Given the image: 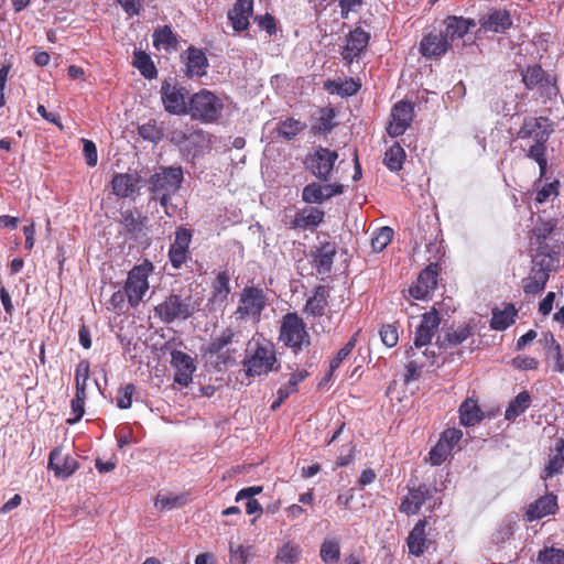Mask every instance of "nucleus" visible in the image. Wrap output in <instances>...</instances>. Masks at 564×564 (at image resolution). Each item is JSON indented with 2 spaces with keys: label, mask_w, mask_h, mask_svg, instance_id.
I'll list each match as a JSON object with an SVG mask.
<instances>
[{
  "label": "nucleus",
  "mask_w": 564,
  "mask_h": 564,
  "mask_svg": "<svg viewBox=\"0 0 564 564\" xmlns=\"http://www.w3.org/2000/svg\"><path fill=\"white\" fill-rule=\"evenodd\" d=\"M552 132V123L543 117L525 119L518 131L519 139H532L534 142L529 149L528 156L538 163L541 177L546 173L547 169L545 143Z\"/></svg>",
  "instance_id": "f257e3e1"
},
{
  "label": "nucleus",
  "mask_w": 564,
  "mask_h": 564,
  "mask_svg": "<svg viewBox=\"0 0 564 564\" xmlns=\"http://www.w3.org/2000/svg\"><path fill=\"white\" fill-rule=\"evenodd\" d=\"M242 366L246 376L249 378L278 371L280 364L276 359L274 346L269 341L249 343Z\"/></svg>",
  "instance_id": "f03ea898"
},
{
  "label": "nucleus",
  "mask_w": 564,
  "mask_h": 564,
  "mask_svg": "<svg viewBox=\"0 0 564 564\" xmlns=\"http://www.w3.org/2000/svg\"><path fill=\"white\" fill-rule=\"evenodd\" d=\"M560 264L557 254L535 253L532 257V268L527 278L522 279L521 286L527 295L541 293L549 281L550 273Z\"/></svg>",
  "instance_id": "7ed1b4c3"
},
{
  "label": "nucleus",
  "mask_w": 564,
  "mask_h": 564,
  "mask_svg": "<svg viewBox=\"0 0 564 564\" xmlns=\"http://www.w3.org/2000/svg\"><path fill=\"white\" fill-rule=\"evenodd\" d=\"M199 299L171 294L154 307V313L162 322L170 324L176 319L185 321L189 318L199 310Z\"/></svg>",
  "instance_id": "20e7f679"
},
{
  "label": "nucleus",
  "mask_w": 564,
  "mask_h": 564,
  "mask_svg": "<svg viewBox=\"0 0 564 564\" xmlns=\"http://www.w3.org/2000/svg\"><path fill=\"white\" fill-rule=\"evenodd\" d=\"M183 180L184 175L181 166L162 167L151 175L149 189L154 199H159L161 205H165L171 196L181 188Z\"/></svg>",
  "instance_id": "39448f33"
},
{
  "label": "nucleus",
  "mask_w": 564,
  "mask_h": 564,
  "mask_svg": "<svg viewBox=\"0 0 564 564\" xmlns=\"http://www.w3.org/2000/svg\"><path fill=\"white\" fill-rule=\"evenodd\" d=\"M224 109L223 100L207 89H200L188 101L187 113L194 119L205 123L216 122Z\"/></svg>",
  "instance_id": "423d86ee"
},
{
  "label": "nucleus",
  "mask_w": 564,
  "mask_h": 564,
  "mask_svg": "<svg viewBox=\"0 0 564 564\" xmlns=\"http://www.w3.org/2000/svg\"><path fill=\"white\" fill-rule=\"evenodd\" d=\"M267 306V296L262 289L247 286L240 293L239 304L235 311L237 319L259 323L261 313Z\"/></svg>",
  "instance_id": "0eeeda50"
},
{
  "label": "nucleus",
  "mask_w": 564,
  "mask_h": 564,
  "mask_svg": "<svg viewBox=\"0 0 564 564\" xmlns=\"http://www.w3.org/2000/svg\"><path fill=\"white\" fill-rule=\"evenodd\" d=\"M338 160V153L324 147L315 148L305 156V169L322 182H327L332 177L334 166Z\"/></svg>",
  "instance_id": "6e6552de"
},
{
  "label": "nucleus",
  "mask_w": 564,
  "mask_h": 564,
  "mask_svg": "<svg viewBox=\"0 0 564 564\" xmlns=\"http://www.w3.org/2000/svg\"><path fill=\"white\" fill-rule=\"evenodd\" d=\"M279 339L294 351L310 345V336L303 321L295 314L289 313L283 317Z\"/></svg>",
  "instance_id": "1a4fd4ad"
},
{
  "label": "nucleus",
  "mask_w": 564,
  "mask_h": 564,
  "mask_svg": "<svg viewBox=\"0 0 564 564\" xmlns=\"http://www.w3.org/2000/svg\"><path fill=\"white\" fill-rule=\"evenodd\" d=\"M151 268V264L150 268L147 265H137L128 274L124 290L128 302L132 307L139 305L145 292L149 290L148 276Z\"/></svg>",
  "instance_id": "9d476101"
},
{
  "label": "nucleus",
  "mask_w": 564,
  "mask_h": 564,
  "mask_svg": "<svg viewBox=\"0 0 564 564\" xmlns=\"http://www.w3.org/2000/svg\"><path fill=\"white\" fill-rule=\"evenodd\" d=\"M436 492V487L427 484L408 486V494L401 499L399 511L406 516L419 513L422 506L431 500Z\"/></svg>",
  "instance_id": "9b49d317"
},
{
  "label": "nucleus",
  "mask_w": 564,
  "mask_h": 564,
  "mask_svg": "<svg viewBox=\"0 0 564 564\" xmlns=\"http://www.w3.org/2000/svg\"><path fill=\"white\" fill-rule=\"evenodd\" d=\"M161 99L164 109L173 115H185L188 111V104L185 101L186 90L169 80L161 86Z\"/></svg>",
  "instance_id": "f8f14e48"
},
{
  "label": "nucleus",
  "mask_w": 564,
  "mask_h": 564,
  "mask_svg": "<svg viewBox=\"0 0 564 564\" xmlns=\"http://www.w3.org/2000/svg\"><path fill=\"white\" fill-rule=\"evenodd\" d=\"M414 116L413 105L409 101L397 102L390 115L387 131L391 137L402 135L410 127Z\"/></svg>",
  "instance_id": "ddd939ff"
},
{
  "label": "nucleus",
  "mask_w": 564,
  "mask_h": 564,
  "mask_svg": "<svg viewBox=\"0 0 564 564\" xmlns=\"http://www.w3.org/2000/svg\"><path fill=\"white\" fill-rule=\"evenodd\" d=\"M437 283L438 267L432 263L419 274L416 283L409 289V293L415 300H426L435 291Z\"/></svg>",
  "instance_id": "4468645a"
},
{
  "label": "nucleus",
  "mask_w": 564,
  "mask_h": 564,
  "mask_svg": "<svg viewBox=\"0 0 564 564\" xmlns=\"http://www.w3.org/2000/svg\"><path fill=\"white\" fill-rule=\"evenodd\" d=\"M192 236L189 229L184 227L176 229L175 239L169 250V259L174 269H180L189 258Z\"/></svg>",
  "instance_id": "2eb2a0df"
},
{
  "label": "nucleus",
  "mask_w": 564,
  "mask_h": 564,
  "mask_svg": "<svg viewBox=\"0 0 564 564\" xmlns=\"http://www.w3.org/2000/svg\"><path fill=\"white\" fill-rule=\"evenodd\" d=\"M441 324V317L436 310L423 314L421 324L416 328L413 348L415 350L427 346Z\"/></svg>",
  "instance_id": "dca6fc26"
},
{
  "label": "nucleus",
  "mask_w": 564,
  "mask_h": 564,
  "mask_svg": "<svg viewBox=\"0 0 564 564\" xmlns=\"http://www.w3.org/2000/svg\"><path fill=\"white\" fill-rule=\"evenodd\" d=\"M171 365L175 369L174 381L180 386L187 387L192 382L193 373L196 370L194 359L181 350H173L171 352Z\"/></svg>",
  "instance_id": "f3484780"
},
{
  "label": "nucleus",
  "mask_w": 564,
  "mask_h": 564,
  "mask_svg": "<svg viewBox=\"0 0 564 564\" xmlns=\"http://www.w3.org/2000/svg\"><path fill=\"white\" fill-rule=\"evenodd\" d=\"M557 226L556 219H550L541 223L533 229V235L535 237V242L538 245L535 253H545V254H557L560 257V251L562 246L556 245L553 248L550 247L549 240L554 229Z\"/></svg>",
  "instance_id": "a211bd4d"
},
{
  "label": "nucleus",
  "mask_w": 564,
  "mask_h": 564,
  "mask_svg": "<svg viewBox=\"0 0 564 564\" xmlns=\"http://www.w3.org/2000/svg\"><path fill=\"white\" fill-rule=\"evenodd\" d=\"M253 14V0H237L228 12V19L236 32L246 31L249 28V19Z\"/></svg>",
  "instance_id": "6ab92c4d"
},
{
  "label": "nucleus",
  "mask_w": 564,
  "mask_h": 564,
  "mask_svg": "<svg viewBox=\"0 0 564 564\" xmlns=\"http://www.w3.org/2000/svg\"><path fill=\"white\" fill-rule=\"evenodd\" d=\"M369 34L360 28L352 30L347 36L346 45L341 52L343 58L351 63L359 57L360 53L367 47Z\"/></svg>",
  "instance_id": "aec40b11"
},
{
  "label": "nucleus",
  "mask_w": 564,
  "mask_h": 564,
  "mask_svg": "<svg viewBox=\"0 0 564 564\" xmlns=\"http://www.w3.org/2000/svg\"><path fill=\"white\" fill-rule=\"evenodd\" d=\"M479 31L505 33L511 25L512 20L507 10H494L492 12L484 15L480 20Z\"/></svg>",
  "instance_id": "412c9836"
},
{
  "label": "nucleus",
  "mask_w": 564,
  "mask_h": 564,
  "mask_svg": "<svg viewBox=\"0 0 564 564\" xmlns=\"http://www.w3.org/2000/svg\"><path fill=\"white\" fill-rule=\"evenodd\" d=\"M451 47V43L443 33H429L420 44V51L423 56L432 58L445 54Z\"/></svg>",
  "instance_id": "4be33fe9"
},
{
  "label": "nucleus",
  "mask_w": 564,
  "mask_h": 564,
  "mask_svg": "<svg viewBox=\"0 0 564 564\" xmlns=\"http://www.w3.org/2000/svg\"><path fill=\"white\" fill-rule=\"evenodd\" d=\"M445 33L448 42L463 39L471 28L476 26L474 19H467L464 17L448 15L444 20Z\"/></svg>",
  "instance_id": "5701e85b"
},
{
  "label": "nucleus",
  "mask_w": 564,
  "mask_h": 564,
  "mask_svg": "<svg viewBox=\"0 0 564 564\" xmlns=\"http://www.w3.org/2000/svg\"><path fill=\"white\" fill-rule=\"evenodd\" d=\"M329 290L325 285L315 288L314 294L306 301L304 312L308 317L321 318L326 314Z\"/></svg>",
  "instance_id": "b1692460"
},
{
  "label": "nucleus",
  "mask_w": 564,
  "mask_h": 564,
  "mask_svg": "<svg viewBox=\"0 0 564 564\" xmlns=\"http://www.w3.org/2000/svg\"><path fill=\"white\" fill-rule=\"evenodd\" d=\"M59 456L61 453L56 448L50 453L48 468L54 471L55 477L66 479L79 468V464L77 459L70 455L65 456L62 463H57Z\"/></svg>",
  "instance_id": "393cba45"
},
{
  "label": "nucleus",
  "mask_w": 564,
  "mask_h": 564,
  "mask_svg": "<svg viewBox=\"0 0 564 564\" xmlns=\"http://www.w3.org/2000/svg\"><path fill=\"white\" fill-rule=\"evenodd\" d=\"M474 333L473 322L464 323L457 327H451L446 330L444 338L437 339L440 348L446 349L447 347L458 346L468 339Z\"/></svg>",
  "instance_id": "a878e982"
},
{
  "label": "nucleus",
  "mask_w": 564,
  "mask_h": 564,
  "mask_svg": "<svg viewBox=\"0 0 564 564\" xmlns=\"http://www.w3.org/2000/svg\"><path fill=\"white\" fill-rule=\"evenodd\" d=\"M186 55V75L188 77H202L206 74L208 61L205 53L196 47H188L185 52Z\"/></svg>",
  "instance_id": "bb28decb"
},
{
  "label": "nucleus",
  "mask_w": 564,
  "mask_h": 564,
  "mask_svg": "<svg viewBox=\"0 0 564 564\" xmlns=\"http://www.w3.org/2000/svg\"><path fill=\"white\" fill-rule=\"evenodd\" d=\"M335 254L336 246L333 242H324L313 252V264L319 274L330 271Z\"/></svg>",
  "instance_id": "cd10ccee"
},
{
  "label": "nucleus",
  "mask_w": 564,
  "mask_h": 564,
  "mask_svg": "<svg viewBox=\"0 0 564 564\" xmlns=\"http://www.w3.org/2000/svg\"><path fill=\"white\" fill-rule=\"evenodd\" d=\"M556 508V497L553 495H546L529 506L527 517L530 521L541 519L554 513Z\"/></svg>",
  "instance_id": "c85d7f7f"
},
{
  "label": "nucleus",
  "mask_w": 564,
  "mask_h": 564,
  "mask_svg": "<svg viewBox=\"0 0 564 564\" xmlns=\"http://www.w3.org/2000/svg\"><path fill=\"white\" fill-rule=\"evenodd\" d=\"M484 417L476 400L468 398L459 406V420L464 426H475Z\"/></svg>",
  "instance_id": "c756f323"
},
{
  "label": "nucleus",
  "mask_w": 564,
  "mask_h": 564,
  "mask_svg": "<svg viewBox=\"0 0 564 564\" xmlns=\"http://www.w3.org/2000/svg\"><path fill=\"white\" fill-rule=\"evenodd\" d=\"M426 524V519L419 520L408 536L409 552L415 556H420L424 553Z\"/></svg>",
  "instance_id": "7c9ffc66"
},
{
  "label": "nucleus",
  "mask_w": 564,
  "mask_h": 564,
  "mask_svg": "<svg viewBox=\"0 0 564 564\" xmlns=\"http://www.w3.org/2000/svg\"><path fill=\"white\" fill-rule=\"evenodd\" d=\"M139 178L133 174H116L112 178V192L118 197H129L137 188Z\"/></svg>",
  "instance_id": "2f4dec72"
},
{
  "label": "nucleus",
  "mask_w": 564,
  "mask_h": 564,
  "mask_svg": "<svg viewBox=\"0 0 564 564\" xmlns=\"http://www.w3.org/2000/svg\"><path fill=\"white\" fill-rule=\"evenodd\" d=\"M564 467V440L557 441L554 452L551 454L547 465L545 466L541 477L547 479L557 475Z\"/></svg>",
  "instance_id": "473e14b6"
},
{
  "label": "nucleus",
  "mask_w": 564,
  "mask_h": 564,
  "mask_svg": "<svg viewBox=\"0 0 564 564\" xmlns=\"http://www.w3.org/2000/svg\"><path fill=\"white\" fill-rule=\"evenodd\" d=\"M517 315V310L512 304H508L503 310L494 308L492 316L490 321V327L495 330H505L511 324L514 323V317Z\"/></svg>",
  "instance_id": "72a5a7b5"
},
{
  "label": "nucleus",
  "mask_w": 564,
  "mask_h": 564,
  "mask_svg": "<svg viewBox=\"0 0 564 564\" xmlns=\"http://www.w3.org/2000/svg\"><path fill=\"white\" fill-rule=\"evenodd\" d=\"M230 274L228 271H221L217 274L213 282V295L210 301L213 303L223 304L230 293Z\"/></svg>",
  "instance_id": "f704fd0d"
},
{
  "label": "nucleus",
  "mask_w": 564,
  "mask_h": 564,
  "mask_svg": "<svg viewBox=\"0 0 564 564\" xmlns=\"http://www.w3.org/2000/svg\"><path fill=\"white\" fill-rule=\"evenodd\" d=\"M531 405V395L524 390L521 391L514 399H512L506 409L505 419L514 421L518 416L525 412Z\"/></svg>",
  "instance_id": "c9c22d12"
},
{
  "label": "nucleus",
  "mask_w": 564,
  "mask_h": 564,
  "mask_svg": "<svg viewBox=\"0 0 564 564\" xmlns=\"http://www.w3.org/2000/svg\"><path fill=\"white\" fill-rule=\"evenodd\" d=\"M521 76L525 88L529 90L542 85L543 82L546 84L551 83L549 76L545 75V72L540 65L528 66L521 72Z\"/></svg>",
  "instance_id": "e433bc0d"
},
{
  "label": "nucleus",
  "mask_w": 564,
  "mask_h": 564,
  "mask_svg": "<svg viewBox=\"0 0 564 564\" xmlns=\"http://www.w3.org/2000/svg\"><path fill=\"white\" fill-rule=\"evenodd\" d=\"M406 358L409 359L405 366V382H410L416 380L420 377V371L422 368L426 367V361H424L415 348L410 347L406 350Z\"/></svg>",
  "instance_id": "4c0bfd02"
},
{
  "label": "nucleus",
  "mask_w": 564,
  "mask_h": 564,
  "mask_svg": "<svg viewBox=\"0 0 564 564\" xmlns=\"http://www.w3.org/2000/svg\"><path fill=\"white\" fill-rule=\"evenodd\" d=\"M187 500V495L185 494H160L154 505L161 511H169L185 506Z\"/></svg>",
  "instance_id": "58836bf2"
},
{
  "label": "nucleus",
  "mask_w": 564,
  "mask_h": 564,
  "mask_svg": "<svg viewBox=\"0 0 564 564\" xmlns=\"http://www.w3.org/2000/svg\"><path fill=\"white\" fill-rule=\"evenodd\" d=\"M404 149L395 142L384 153V164L391 172H398L402 169L405 160Z\"/></svg>",
  "instance_id": "ea45409f"
},
{
  "label": "nucleus",
  "mask_w": 564,
  "mask_h": 564,
  "mask_svg": "<svg viewBox=\"0 0 564 564\" xmlns=\"http://www.w3.org/2000/svg\"><path fill=\"white\" fill-rule=\"evenodd\" d=\"M132 64L148 79L155 78L158 75V69L151 57L143 51H135L133 53Z\"/></svg>",
  "instance_id": "a19ab883"
},
{
  "label": "nucleus",
  "mask_w": 564,
  "mask_h": 564,
  "mask_svg": "<svg viewBox=\"0 0 564 564\" xmlns=\"http://www.w3.org/2000/svg\"><path fill=\"white\" fill-rule=\"evenodd\" d=\"M236 333L232 328H225L219 335L213 337L206 348L210 355L219 354L224 348L234 341Z\"/></svg>",
  "instance_id": "79ce46f5"
},
{
  "label": "nucleus",
  "mask_w": 564,
  "mask_h": 564,
  "mask_svg": "<svg viewBox=\"0 0 564 564\" xmlns=\"http://www.w3.org/2000/svg\"><path fill=\"white\" fill-rule=\"evenodd\" d=\"M176 43V37L172 30L166 25L155 30L153 33V44L158 50L164 48L167 51L170 48H175Z\"/></svg>",
  "instance_id": "37998d69"
},
{
  "label": "nucleus",
  "mask_w": 564,
  "mask_h": 564,
  "mask_svg": "<svg viewBox=\"0 0 564 564\" xmlns=\"http://www.w3.org/2000/svg\"><path fill=\"white\" fill-rule=\"evenodd\" d=\"M321 558L326 564H334L340 557V546L336 539H325L321 545Z\"/></svg>",
  "instance_id": "c03bdc74"
},
{
  "label": "nucleus",
  "mask_w": 564,
  "mask_h": 564,
  "mask_svg": "<svg viewBox=\"0 0 564 564\" xmlns=\"http://www.w3.org/2000/svg\"><path fill=\"white\" fill-rule=\"evenodd\" d=\"M325 87L330 94H337L341 97L352 96L359 89V85L351 78L343 82H328Z\"/></svg>",
  "instance_id": "a18cd8bd"
},
{
  "label": "nucleus",
  "mask_w": 564,
  "mask_h": 564,
  "mask_svg": "<svg viewBox=\"0 0 564 564\" xmlns=\"http://www.w3.org/2000/svg\"><path fill=\"white\" fill-rule=\"evenodd\" d=\"M305 128L306 124L304 122L293 118H288L286 120L279 123L278 133L285 140H292Z\"/></svg>",
  "instance_id": "49530a36"
},
{
  "label": "nucleus",
  "mask_w": 564,
  "mask_h": 564,
  "mask_svg": "<svg viewBox=\"0 0 564 564\" xmlns=\"http://www.w3.org/2000/svg\"><path fill=\"white\" fill-rule=\"evenodd\" d=\"M121 217L122 225L128 232L134 235L142 230L143 221L138 210L127 209L121 213Z\"/></svg>",
  "instance_id": "de8ad7c7"
},
{
  "label": "nucleus",
  "mask_w": 564,
  "mask_h": 564,
  "mask_svg": "<svg viewBox=\"0 0 564 564\" xmlns=\"http://www.w3.org/2000/svg\"><path fill=\"white\" fill-rule=\"evenodd\" d=\"M302 200L307 204H322L325 202L323 185L316 182L307 184L302 191Z\"/></svg>",
  "instance_id": "09e8293b"
},
{
  "label": "nucleus",
  "mask_w": 564,
  "mask_h": 564,
  "mask_svg": "<svg viewBox=\"0 0 564 564\" xmlns=\"http://www.w3.org/2000/svg\"><path fill=\"white\" fill-rule=\"evenodd\" d=\"M393 230L390 227L379 228L371 238L373 251L381 252L392 240Z\"/></svg>",
  "instance_id": "8fccbe9b"
},
{
  "label": "nucleus",
  "mask_w": 564,
  "mask_h": 564,
  "mask_svg": "<svg viewBox=\"0 0 564 564\" xmlns=\"http://www.w3.org/2000/svg\"><path fill=\"white\" fill-rule=\"evenodd\" d=\"M138 133L143 140L153 143L160 142L163 138V130L152 121L139 126Z\"/></svg>",
  "instance_id": "3c124183"
},
{
  "label": "nucleus",
  "mask_w": 564,
  "mask_h": 564,
  "mask_svg": "<svg viewBox=\"0 0 564 564\" xmlns=\"http://www.w3.org/2000/svg\"><path fill=\"white\" fill-rule=\"evenodd\" d=\"M538 564H564V551L555 547H545L539 552Z\"/></svg>",
  "instance_id": "603ef678"
},
{
  "label": "nucleus",
  "mask_w": 564,
  "mask_h": 564,
  "mask_svg": "<svg viewBox=\"0 0 564 564\" xmlns=\"http://www.w3.org/2000/svg\"><path fill=\"white\" fill-rule=\"evenodd\" d=\"M513 525L514 523L511 520L501 521L492 534L494 543L500 545L508 541L514 533Z\"/></svg>",
  "instance_id": "864d4df0"
},
{
  "label": "nucleus",
  "mask_w": 564,
  "mask_h": 564,
  "mask_svg": "<svg viewBox=\"0 0 564 564\" xmlns=\"http://www.w3.org/2000/svg\"><path fill=\"white\" fill-rule=\"evenodd\" d=\"M89 361L80 360L75 370V386L76 390L86 392L87 380L89 378Z\"/></svg>",
  "instance_id": "5fc2aeb1"
},
{
  "label": "nucleus",
  "mask_w": 564,
  "mask_h": 564,
  "mask_svg": "<svg viewBox=\"0 0 564 564\" xmlns=\"http://www.w3.org/2000/svg\"><path fill=\"white\" fill-rule=\"evenodd\" d=\"M135 392V387L132 383H128L124 387L119 388L116 403L121 410L129 409L132 405V397Z\"/></svg>",
  "instance_id": "6e6d98bb"
},
{
  "label": "nucleus",
  "mask_w": 564,
  "mask_h": 564,
  "mask_svg": "<svg viewBox=\"0 0 564 564\" xmlns=\"http://www.w3.org/2000/svg\"><path fill=\"white\" fill-rule=\"evenodd\" d=\"M334 118H335L334 109H332V108L323 109L316 126H314V130L318 133H324V134L328 133L335 126Z\"/></svg>",
  "instance_id": "4d7b16f0"
},
{
  "label": "nucleus",
  "mask_w": 564,
  "mask_h": 564,
  "mask_svg": "<svg viewBox=\"0 0 564 564\" xmlns=\"http://www.w3.org/2000/svg\"><path fill=\"white\" fill-rule=\"evenodd\" d=\"M300 556V547L295 544L286 543L278 552L276 558L284 564H294Z\"/></svg>",
  "instance_id": "13d9d810"
},
{
  "label": "nucleus",
  "mask_w": 564,
  "mask_h": 564,
  "mask_svg": "<svg viewBox=\"0 0 564 564\" xmlns=\"http://www.w3.org/2000/svg\"><path fill=\"white\" fill-rule=\"evenodd\" d=\"M306 229L317 227L324 219V212L317 207L301 210Z\"/></svg>",
  "instance_id": "bf43d9fd"
},
{
  "label": "nucleus",
  "mask_w": 564,
  "mask_h": 564,
  "mask_svg": "<svg viewBox=\"0 0 564 564\" xmlns=\"http://www.w3.org/2000/svg\"><path fill=\"white\" fill-rule=\"evenodd\" d=\"M381 341L387 347H394L399 340V330L397 324H386L382 325L379 332Z\"/></svg>",
  "instance_id": "052dcab7"
},
{
  "label": "nucleus",
  "mask_w": 564,
  "mask_h": 564,
  "mask_svg": "<svg viewBox=\"0 0 564 564\" xmlns=\"http://www.w3.org/2000/svg\"><path fill=\"white\" fill-rule=\"evenodd\" d=\"M449 445L442 443L440 440L437 444L430 451V462L433 466H438L446 460L451 454Z\"/></svg>",
  "instance_id": "680f3d73"
},
{
  "label": "nucleus",
  "mask_w": 564,
  "mask_h": 564,
  "mask_svg": "<svg viewBox=\"0 0 564 564\" xmlns=\"http://www.w3.org/2000/svg\"><path fill=\"white\" fill-rule=\"evenodd\" d=\"M356 346V338L351 337L343 348L339 349L337 355L332 359L329 364L330 371H335L339 368L340 364L351 354Z\"/></svg>",
  "instance_id": "e2e57ef3"
},
{
  "label": "nucleus",
  "mask_w": 564,
  "mask_h": 564,
  "mask_svg": "<svg viewBox=\"0 0 564 564\" xmlns=\"http://www.w3.org/2000/svg\"><path fill=\"white\" fill-rule=\"evenodd\" d=\"M85 399H86V392L82 391V393H80V391L76 390L75 397L72 400V404H70L72 412L74 413L75 417L67 420V422L69 424H73L83 417V415L85 413V410H84Z\"/></svg>",
  "instance_id": "0e129e2a"
},
{
  "label": "nucleus",
  "mask_w": 564,
  "mask_h": 564,
  "mask_svg": "<svg viewBox=\"0 0 564 564\" xmlns=\"http://www.w3.org/2000/svg\"><path fill=\"white\" fill-rule=\"evenodd\" d=\"M558 182L554 181L551 183L544 184L536 193L535 200L540 204L547 202L552 197H556Z\"/></svg>",
  "instance_id": "69168bd1"
},
{
  "label": "nucleus",
  "mask_w": 564,
  "mask_h": 564,
  "mask_svg": "<svg viewBox=\"0 0 564 564\" xmlns=\"http://www.w3.org/2000/svg\"><path fill=\"white\" fill-rule=\"evenodd\" d=\"M248 557V550L243 545H234L230 543L229 547V562L230 564H246Z\"/></svg>",
  "instance_id": "338daca9"
},
{
  "label": "nucleus",
  "mask_w": 564,
  "mask_h": 564,
  "mask_svg": "<svg viewBox=\"0 0 564 564\" xmlns=\"http://www.w3.org/2000/svg\"><path fill=\"white\" fill-rule=\"evenodd\" d=\"M546 359L553 360V371L564 373V350L562 347L552 352H546Z\"/></svg>",
  "instance_id": "774afa93"
}]
</instances>
